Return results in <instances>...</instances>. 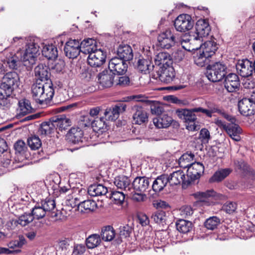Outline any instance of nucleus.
I'll use <instances>...</instances> for the list:
<instances>
[{
    "instance_id": "nucleus-1",
    "label": "nucleus",
    "mask_w": 255,
    "mask_h": 255,
    "mask_svg": "<svg viewBox=\"0 0 255 255\" xmlns=\"http://www.w3.org/2000/svg\"><path fill=\"white\" fill-rule=\"evenodd\" d=\"M25 49L24 51H18L20 61L27 68H31L35 64L39 50L42 46V43L39 38L30 36L25 39Z\"/></svg>"
},
{
    "instance_id": "nucleus-2",
    "label": "nucleus",
    "mask_w": 255,
    "mask_h": 255,
    "mask_svg": "<svg viewBox=\"0 0 255 255\" xmlns=\"http://www.w3.org/2000/svg\"><path fill=\"white\" fill-rule=\"evenodd\" d=\"M195 112L204 113L209 118H211L213 113V111L201 107L195 108L190 110L178 109L176 111L178 117L185 123L186 128L189 131H197L200 129L199 125L196 124L197 118L194 114Z\"/></svg>"
},
{
    "instance_id": "nucleus-3",
    "label": "nucleus",
    "mask_w": 255,
    "mask_h": 255,
    "mask_svg": "<svg viewBox=\"0 0 255 255\" xmlns=\"http://www.w3.org/2000/svg\"><path fill=\"white\" fill-rule=\"evenodd\" d=\"M31 94L33 99L37 103H47L52 100L54 95L52 81L42 82L36 81L31 86Z\"/></svg>"
},
{
    "instance_id": "nucleus-4",
    "label": "nucleus",
    "mask_w": 255,
    "mask_h": 255,
    "mask_svg": "<svg viewBox=\"0 0 255 255\" xmlns=\"http://www.w3.org/2000/svg\"><path fill=\"white\" fill-rule=\"evenodd\" d=\"M228 74L227 65L221 62H216L209 64L207 67L205 73L207 79L212 82L222 81Z\"/></svg>"
},
{
    "instance_id": "nucleus-5",
    "label": "nucleus",
    "mask_w": 255,
    "mask_h": 255,
    "mask_svg": "<svg viewBox=\"0 0 255 255\" xmlns=\"http://www.w3.org/2000/svg\"><path fill=\"white\" fill-rule=\"evenodd\" d=\"M194 25V21L191 16L187 14L178 15L174 20V26L179 32H184L190 30Z\"/></svg>"
},
{
    "instance_id": "nucleus-6",
    "label": "nucleus",
    "mask_w": 255,
    "mask_h": 255,
    "mask_svg": "<svg viewBox=\"0 0 255 255\" xmlns=\"http://www.w3.org/2000/svg\"><path fill=\"white\" fill-rule=\"evenodd\" d=\"M255 60L248 59L239 60L236 64L238 73L243 77H250L254 73Z\"/></svg>"
},
{
    "instance_id": "nucleus-7",
    "label": "nucleus",
    "mask_w": 255,
    "mask_h": 255,
    "mask_svg": "<svg viewBox=\"0 0 255 255\" xmlns=\"http://www.w3.org/2000/svg\"><path fill=\"white\" fill-rule=\"evenodd\" d=\"M159 80L165 84H170L175 79V71L171 65L161 66L156 69Z\"/></svg>"
},
{
    "instance_id": "nucleus-8",
    "label": "nucleus",
    "mask_w": 255,
    "mask_h": 255,
    "mask_svg": "<svg viewBox=\"0 0 255 255\" xmlns=\"http://www.w3.org/2000/svg\"><path fill=\"white\" fill-rule=\"evenodd\" d=\"M196 31L193 35L194 40H199L203 42L204 38H206L211 31V27L208 22L205 19L198 20L196 24Z\"/></svg>"
},
{
    "instance_id": "nucleus-9",
    "label": "nucleus",
    "mask_w": 255,
    "mask_h": 255,
    "mask_svg": "<svg viewBox=\"0 0 255 255\" xmlns=\"http://www.w3.org/2000/svg\"><path fill=\"white\" fill-rule=\"evenodd\" d=\"M159 45L162 48L169 49L174 46L177 41L174 33L170 29L160 33L157 38Z\"/></svg>"
},
{
    "instance_id": "nucleus-10",
    "label": "nucleus",
    "mask_w": 255,
    "mask_h": 255,
    "mask_svg": "<svg viewBox=\"0 0 255 255\" xmlns=\"http://www.w3.org/2000/svg\"><path fill=\"white\" fill-rule=\"evenodd\" d=\"M80 41L78 40L70 39L65 44L64 52L65 56L71 59L77 58L81 52Z\"/></svg>"
},
{
    "instance_id": "nucleus-11",
    "label": "nucleus",
    "mask_w": 255,
    "mask_h": 255,
    "mask_svg": "<svg viewBox=\"0 0 255 255\" xmlns=\"http://www.w3.org/2000/svg\"><path fill=\"white\" fill-rule=\"evenodd\" d=\"M132 123L141 125L148 122V116L145 110L141 106H134L131 109Z\"/></svg>"
},
{
    "instance_id": "nucleus-12",
    "label": "nucleus",
    "mask_w": 255,
    "mask_h": 255,
    "mask_svg": "<svg viewBox=\"0 0 255 255\" xmlns=\"http://www.w3.org/2000/svg\"><path fill=\"white\" fill-rule=\"evenodd\" d=\"M106 57L107 52L100 48L89 55L87 62L91 67H100L105 63Z\"/></svg>"
},
{
    "instance_id": "nucleus-13",
    "label": "nucleus",
    "mask_w": 255,
    "mask_h": 255,
    "mask_svg": "<svg viewBox=\"0 0 255 255\" xmlns=\"http://www.w3.org/2000/svg\"><path fill=\"white\" fill-rule=\"evenodd\" d=\"M108 67L112 72L115 71L118 75H123L127 71L128 65L127 61L115 57L110 60Z\"/></svg>"
},
{
    "instance_id": "nucleus-14",
    "label": "nucleus",
    "mask_w": 255,
    "mask_h": 255,
    "mask_svg": "<svg viewBox=\"0 0 255 255\" xmlns=\"http://www.w3.org/2000/svg\"><path fill=\"white\" fill-rule=\"evenodd\" d=\"M204 171V166L199 162H194L187 169V176L190 184L196 180H199Z\"/></svg>"
},
{
    "instance_id": "nucleus-15",
    "label": "nucleus",
    "mask_w": 255,
    "mask_h": 255,
    "mask_svg": "<svg viewBox=\"0 0 255 255\" xmlns=\"http://www.w3.org/2000/svg\"><path fill=\"white\" fill-rule=\"evenodd\" d=\"M13 90L11 88L0 83V104L6 108H9L13 104L14 98L12 96Z\"/></svg>"
},
{
    "instance_id": "nucleus-16",
    "label": "nucleus",
    "mask_w": 255,
    "mask_h": 255,
    "mask_svg": "<svg viewBox=\"0 0 255 255\" xmlns=\"http://www.w3.org/2000/svg\"><path fill=\"white\" fill-rule=\"evenodd\" d=\"M223 80L225 88L228 92L232 93L239 90L240 81L239 76L236 74H228Z\"/></svg>"
},
{
    "instance_id": "nucleus-17",
    "label": "nucleus",
    "mask_w": 255,
    "mask_h": 255,
    "mask_svg": "<svg viewBox=\"0 0 255 255\" xmlns=\"http://www.w3.org/2000/svg\"><path fill=\"white\" fill-rule=\"evenodd\" d=\"M116 74L110 70H105L98 75L100 85L103 88H110L115 84Z\"/></svg>"
},
{
    "instance_id": "nucleus-18",
    "label": "nucleus",
    "mask_w": 255,
    "mask_h": 255,
    "mask_svg": "<svg viewBox=\"0 0 255 255\" xmlns=\"http://www.w3.org/2000/svg\"><path fill=\"white\" fill-rule=\"evenodd\" d=\"M168 183L171 186L177 185L182 183V187L185 188L190 184V181L185 180V174L182 170H179L167 174Z\"/></svg>"
},
{
    "instance_id": "nucleus-19",
    "label": "nucleus",
    "mask_w": 255,
    "mask_h": 255,
    "mask_svg": "<svg viewBox=\"0 0 255 255\" xmlns=\"http://www.w3.org/2000/svg\"><path fill=\"white\" fill-rule=\"evenodd\" d=\"M240 113L245 116H250L255 114V103L249 98H243L238 102Z\"/></svg>"
},
{
    "instance_id": "nucleus-20",
    "label": "nucleus",
    "mask_w": 255,
    "mask_h": 255,
    "mask_svg": "<svg viewBox=\"0 0 255 255\" xmlns=\"http://www.w3.org/2000/svg\"><path fill=\"white\" fill-rule=\"evenodd\" d=\"M67 140L73 144L83 142L84 139V131L79 127H72L66 135Z\"/></svg>"
},
{
    "instance_id": "nucleus-21",
    "label": "nucleus",
    "mask_w": 255,
    "mask_h": 255,
    "mask_svg": "<svg viewBox=\"0 0 255 255\" xmlns=\"http://www.w3.org/2000/svg\"><path fill=\"white\" fill-rule=\"evenodd\" d=\"M35 77L37 78L36 81L38 82H48L51 81L50 77V69L45 64H39L34 68Z\"/></svg>"
},
{
    "instance_id": "nucleus-22",
    "label": "nucleus",
    "mask_w": 255,
    "mask_h": 255,
    "mask_svg": "<svg viewBox=\"0 0 255 255\" xmlns=\"http://www.w3.org/2000/svg\"><path fill=\"white\" fill-rule=\"evenodd\" d=\"M150 179L145 176H138L132 183L133 192H145L149 187Z\"/></svg>"
},
{
    "instance_id": "nucleus-23",
    "label": "nucleus",
    "mask_w": 255,
    "mask_h": 255,
    "mask_svg": "<svg viewBox=\"0 0 255 255\" xmlns=\"http://www.w3.org/2000/svg\"><path fill=\"white\" fill-rule=\"evenodd\" d=\"M154 245L155 248L158 249H161L163 252V248L169 243L168 239L170 235L168 232L166 230H162L157 232L155 235Z\"/></svg>"
},
{
    "instance_id": "nucleus-24",
    "label": "nucleus",
    "mask_w": 255,
    "mask_h": 255,
    "mask_svg": "<svg viewBox=\"0 0 255 255\" xmlns=\"http://www.w3.org/2000/svg\"><path fill=\"white\" fill-rule=\"evenodd\" d=\"M135 67L138 72L144 74L149 73L155 68L150 59L143 58L138 59Z\"/></svg>"
},
{
    "instance_id": "nucleus-25",
    "label": "nucleus",
    "mask_w": 255,
    "mask_h": 255,
    "mask_svg": "<svg viewBox=\"0 0 255 255\" xmlns=\"http://www.w3.org/2000/svg\"><path fill=\"white\" fill-rule=\"evenodd\" d=\"M193 196L200 202L208 203L210 199H218L221 196L213 189L208 190L205 192H197L192 194Z\"/></svg>"
},
{
    "instance_id": "nucleus-26",
    "label": "nucleus",
    "mask_w": 255,
    "mask_h": 255,
    "mask_svg": "<svg viewBox=\"0 0 255 255\" xmlns=\"http://www.w3.org/2000/svg\"><path fill=\"white\" fill-rule=\"evenodd\" d=\"M19 78L15 72H8L3 77L1 84L11 88L12 90L18 87Z\"/></svg>"
},
{
    "instance_id": "nucleus-27",
    "label": "nucleus",
    "mask_w": 255,
    "mask_h": 255,
    "mask_svg": "<svg viewBox=\"0 0 255 255\" xmlns=\"http://www.w3.org/2000/svg\"><path fill=\"white\" fill-rule=\"evenodd\" d=\"M81 52L85 54H90L98 49L96 46V41L93 38H87L80 42Z\"/></svg>"
},
{
    "instance_id": "nucleus-28",
    "label": "nucleus",
    "mask_w": 255,
    "mask_h": 255,
    "mask_svg": "<svg viewBox=\"0 0 255 255\" xmlns=\"http://www.w3.org/2000/svg\"><path fill=\"white\" fill-rule=\"evenodd\" d=\"M154 61L155 65V70L159 68L160 66L171 65L172 64L171 57L170 54L167 52H161L158 53L155 57Z\"/></svg>"
},
{
    "instance_id": "nucleus-29",
    "label": "nucleus",
    "mask_w": 255,
    "mask_h": 255,
    "mask_svg": "<svg viewBox=\"0 0 255 255\" xmlns=\"http://www.w3.org/2000/svg\"><path fill=\"white\" fill-rule=\"evenodd\" d=\"M169 182L167 174H162L158 176L153 181L152 185V190L155 192H159L163 190Z\"/></svg>"
},
{
    "instance_id": "nucleus-30",
    "label": "nucleus",
    "mask_w": 255,
    "mask_h": 255,
    "mask_svg": "<svg viewBox=\"0 0 255 255\" xmlns=\"http://www.w3.org/2000/svg\"><path fill=\"white\" fill-rule=\"evenodd\" d=\"M225 131L233 140L239 141L241 139L240 134L242 132V129L238 125L235 123L228 124Z\"/></svg>"
},
{
    "instance_id": "nucleus-31",
    "label": "nucleus",
    "mask_w": 255,
    "mask_h": 255,
    "mask_svg": "<svg viewBox=\"0 0 255 255\" xmlns=\"http://www.w3.org/2000/svg\"><path fill=\"white\" fill-rule=\"evenodd\" d=\"M172 121V118L165 113L153 119L155 126L159 128L168 127Z\"/></svg>"
},
{
    "instance_id": "nucleus-32",
    "label": "nucleus",
    "mask_w": 255,
    "mask_h": 255,
    "mask_svg": "<svg viewBox=\"0 0 255 255\" xmlns=\"http://www.w3.org/2000/svg\"><path fill=\"white\" fill-rule=\"evenodd\" d=\"M117 55L119 58L127 62L133 58L132 50L128 45H120L117 50Z\"/></svg>"
},
{
    "instance_id": "nucleus-33",
    "label": "nucleus",
    "mask_w": 255,
    "mask_h": 255,
    "mask_svg": "<svg viewBox=\"0 0 255 255\" xmlns=\"http://www.w3.org/2000/svg\"><path fill=\"white\" fill-rule=\"evenodd\" d=\"M217 49L216 42L212 40L206 41L200 44V50H202L203 54H206L207 57L210 58L215 54Z\"/></svg>"
},
{
    "instance_id": "nucleus-34",
    "label": "nucleus",
    "mask_w": 255,
    "mask_h": 255,
    "mask_svg": "<svg viewBox=\"0 0 255 255\" xmlns=\"http://www.w3.org/2000/svg\"><path fill=\"white\" fill-rule=\"evenodd\" d=\"M108 191V188L101 184L91 185L88 189V194L93 197L105 195Z\"/></svg>"
},
{
    "instance_id": "nucleus-35",
    "label": "nucleus",
    "mask_w": 255,
    "mask_h": 255,
    "mask_svg": "<svg viewBox=\"0 0 255 255\" xmlns=\"http://www.w3.org/2000/svg\"><path fill=\"white\" fill-rule=\"evenodd\" d=\"M176 226L177 231L183 234L191 233L193 228V225L191 222L183 219L178 220Z\"/></svg>"
},
{
    "instance_id": "nucleus-36",
    "label": "nucleus",
    "mask_w": 255,
    "mask_h": 255,
    "mask_svg": "<svg viewBox=\"0 0 255 255\" xmlns=\"http://www.w3.org/2000/svg\"><path fill=\"white\" fill-rule=\"evenodd\" d=\"M56 130L55 127L53 118H51L49 121L44 122L40 125L38 132L41 135H50Z\"/></svg>"
},
{
    "instance_id": "nucleus-37",
    "label": "nucleus",
    "mask_w": 255,
    "mask_h": 255,
    "mask_svg": "<svg viewBox=\"0 0 255 255\" xmlns=\"http://www.w3.org/2000/svg\"><path fill=\"white\" fill-rule=\"evenodd\" d=\"M114 184L116 187L121 190H124L125 191L130 190V180L126 176L120 175L115 178Z\"/></svg>"
},
{
    "instance_id": "nucleus-38",
    "label": "nucleus",
    "mask_w": 255,
    "mask_h": 255,
    "mask_svg": "<svg viewBox=\"0 0 255 255\" xmlns=\"http://www.w3.org/2000/svg\"><path fill=\"white\" fill-rule=\"evenodd\" d=\"M232 171V169L229 168L220 169L214 173L210 178L209 181L211 183L221 182L227 177Z\"/></svg>"
},
{
    "instance_id": "nucleus-39",
    "label": "nucleus",
    "mask_w": 255,
    "mask_h": 255,
    "mask_svg": "<svg viewBox=\"0 0 255 255\" xmlns=\"http://www.w3.org/2000/svg\"><path fill=\"white\" fill-rule=\"evenodd\" d=\"M42 54L48 59H55L58 56L57 47L53 44L45 45L43 46Z\"/></svg>"
},
{
    "instance_id": "nucleus-40",
    "label": "nucleus",
    "mask_w": 255,
    "mask_h": 255,
    "mask_svg": "<svg viewBox=\"0 0 255 255\" xmlns=\"http://www.w3.org/2000/svg\"><path fill=\"white\" fill-rule=\"evenodd\" d=\"M255 235V226L252 223H248L247 226H245L241 229L240 238L247 240L252 237Z\"/></svg>"
},
{
    "instance_id": "nucleus-41",
    "label": "nucleus",
    "mask_w": 255,
    "mask_h": 255,
    "mask_svg": "<svg viewBox=\"0 0 255 255\" xmlns=\"http://www.w3.org/2000/svg\"><path fill=\"white\" fill-rule=\"evenodd\" d=\"M194 157V154L191 152L184 153L178 160L179 166L183 168L188 169L193 163Z\"/></svg>"
},
{
    "instance_id": "nucleus-42",
    "label": "nucleus",
    "mask_w": 255,
    "mask_h": 255,
    "mask_svg": "<svg viewBox=\"0 0 255 255\" xmlns=\"http://www.w3.org/2000/svg\"><path fill=\"white\" fill-rule=\"evenodd\" d=\"M53 120L56 130L58 129L62 131L70 125V120L65 117H61L59 118L58 117H53Z\"/></svg>"
},
{
    "instance_id": "nucleus-43",
    "label": "nucleus",
    "mask_w": 255,
    "mask_h": 255,
    "mask_svg": "<svg viewBox=\"0 0 255 255\" xmlns=\"http://www.w3.org/2000/svg\"><path fill=\"white\" fill-rule=\"evenodd\" d=\"M18 114L21 116L30 113L32 111V108L29 100L25 99L20 100L18 102Z\"/></svg>"
},
{
    "instance_id": "nucleus-44",
    "label": "nucleus",
    "mask_w": 255,
    "mask_h": 255,
    "mask_svg": "<svg viewBox=\"0 0 255 255\" xmlns=\"http://www.w3.org/2000/svg\"><path fill=\"white\" fill-rule=\"evenodd\" d=\"M92 127L93 130L97 132L103 133L107 129V125L103 117H97L93 121Z\"/></svg>"
},
{
    "instance_id": "nucleus-45",
    "label": "nucleus",
    "mask_w": 255,
    "mask_h": 255,
    "mask_svg": "<svg viewBox=\"0 0 255 255\" xmlns=\"http://www.w3.org/2000/svg\"><path fill=\"white\" fill-rule=\"evenodd\" d=\"M210 57H207L205 54L200 50L199 52L194 56V61L195 64L200 67H203L208 64L210 62Z\"/></svg>"
},
{
    "instance_id": "nucleus-46",
    "label": "nucleus",
    "mask_w": 255,
    "mask_h": 255,
    "mask_svg": "<svg viewBox=\"0 0 255 255\" xmlns=\"http://www.w3.org/2000/svg\"><path fill=\"white\" fill-rule=\"evenodd\" d=\"M97 207V203L93 200H85L81 202L80 210L81 212L89 213L95 210Z\"/></svg>"
},
{
    "instance_id": "nucleus-47",
    "label": "nucleus",
    "mask_w": 255,
    "mask_h": 255,
    "mask_svg": "<svg viewBox=\"0 0 255 255\" xmlns=\"http://www.w3.org/2000/svg\"><path fill=\"white\" fill-rule=\"evenodd\" d=\"M109 197L114 204L121 205L125 201V194L122 191L112 190L109 194Z\"/></svg>"
},
{
    "instance_id": "nucleus-48",
    "label": "nucleus",
    "mask_w": 255,
    "mask_h": 255,
    "mask_svg": "<svg viewBox=\"0 0 255 255\" xmlns=\"http://www.w3.org/2000/svg\"><path fill=\"white\" fill-rule=\"evenodd\" d=\"M33 220L34 217L30 213L25 212L19 216L18 219L14 221V224L24 227L31 223Z\"/></svg>"
},
{
    "instance_id": "nucleus-49",
    "label": "nucleus",
    "mask_w": 255,
    "mask_h": 255,
    "mask_svg": "<svg viewBox=\"0 0 255 255\" xmlns=\"http://www.w3.org/2000/svg\"><path fill=\"white\" fill-rule=\"evenodd\" d=\"M30 213L34 217V219L39 220L44 218L47 214L45 209L42 207L40 203H37L31 210Z\"/></svg>"
},
{
    "instance_id": "nucleus-50",
    "label": "nucleus",
    "mask_w": 255,
    "mask_h": 255,
    "mask_svg": "<svg viewBox=\"0 0 255 255\" xmlns=\"http://www.w3.org/2000/svg\"><path fill=\"white\" fill-rule=\"evenodd\" d=\"M101 238L105 241H111L115 236V230L113 227L107 226L102 229Z\"/></svg>"
},
{
    "instance_id": "nucleus-51",
    "label": "nucleus",
    "mask_w": 255,
    "mask_h": 255,
    "mask_svg": "<svg viewBox=\"0 0 255 255\" xmlns=\"http://www.w3.org/2000/svg\"><path fill=\"white\" fill-rule=\"evenodd\" d=\"M151 219L157 224L163 225L166 220L165 212L163 210L156 211L152 214Z\"/></svg>"
},
{
    "instance_id": "nucleus-52",
    "label": "nucleus",
    "mask_w": 255,
    "mask_h": 255,
    "mask_svg": "<svg viewBox=\"0 0 255 255\" xmlns=\"http://www.w3.org/2000/svg\"><path fill=\"white\" fill-rule=\"evenodd\" d=\"M148 233L144 236L143 239L141 241V245L145 249H149L152 247L155 248L154 245V235L153 233H149V235H147Z\"/></svg>"
},
{
    "instance_id": "nucleus-53",
    "label": "nucleus",
    "mask_w": 255,
    "mask_h": 255,
    "mask_svg": "<svg viewBox=\"0 0 255 255\" xmlns=\"http://www.w3.org/2000/svg\"><path fill=\"white\" fill-rule=\"evenodd\" d=\"M40 203L42 207L45 209V210L48 215L50 214L55 209V202L53 199L51 198H46L44 200L41 201Z\"/></svg>"
},
{
    "instance_id": "nucleus-54",
    "label": "nucleus",
    "mask_w": 255,
    "mask_h": 255,
    "mask_svg": "<svg viewBox=\"0 0 255 255\" xmlns=\"http://www.w3.org/2000/svg\"><path fill=\"white\" fill-rule=\"evenodd\" d=\"M101 242L99 235L93 234L90 235L86 241V246L89 249H93L98 246Z\"/></svg>"
},
{
    "instance_id": "nucleus-55",
    "label": "nucleus",
    "mask_w": 255,
    "mask_h": 255,
    "mask_svg": "<svg viewBox=\"0 0 255 255\" xmlns=\"http://www.w3.org/2000/svg\"><path fill=\"white\" fill-rule=\"evenodd\" d=\"M6 62L8 66L11 69H14L17 66L18 61H20L19 55H18V51L16 53H10L6 56Z\"/></svg>"
},
{
    "instance_id": "nucleus-56",
    "label": "nucleus",
    "mask_w": 255,
    "mask_h": 255,
    "mask_svg": "<svg viewBox=\"0 0 255 255\" xmlns=\"http://www.w3.org/2000/svg\"><path fill=\"white\" fill-rule=\"evenodd\" d=\"M234 165L235 169L237 171H240L242 172H246L249 171V166L243 159H235L234 160Z\"/></svg>"
},
{
    "instance_id": "nucleus-57",
    "label": "nucleus",
    "mask_w": 255,
    "mask_h": 255,
    "mask_svg": "<svg viewBox=\"0 0 255 255\" xmlns=\"http://www.w3.org/2000/svg\"><path fill=\"white\" fill-rule=\"evenodd\" d=\"M60 177L56 176L54 177L52 180L45 183V185L47 186L48 190H52L53 193L57 191L60 188Z\"/></svg>"
},
{
    "instance_id": "nucleus-58",
    "label": "nucleus",
    "mask_w": 255,
    "mask_h": 255,
    "mask_svg": "<svg viewBox=\"0 0 255 255\" xmlns=\"http://www.w3.org/2000/svg\"><path fill=\"white\" fill-rule=\"evenodd\" d=\"M220 223V219L216 216H213L206 220L204 226L207 229L213 230L217 227Z\"/></svg>"
},
{
    "instance_id": "nucleus-59",
    "label": "nucleus",
    "mask_w": 255,
    "mask_h": 255,
    "mask_svg": "<svg viewBox=\"0 0 255 255\" xmlns=\"http://www.w3.org/2000/svg\"><path fill=\"white\" fill-rule=\"evenodd\" d=\"M27 143L32 150L38 149L42 145L40 139L36 135L31 136L28 138L27 139Z\"/></svg>"
},
{
    "instance_id": "nucleus-60",
    "label": "nucleus",
    "mask_w": 255,
    "mask_h": 255,
    "mask_svg": "<svg viewBox=\"0 0 255 255\" xmlns=\"http://www.w3.org/2000/svg\"><path fill=\"white\" fill-rule=\"evenodd\" d=\"M130 82V79L127 76H117L115 84L116 86L123 88L129 86Z\"/></svg>"
},
{
    "instance_id": "nucleus-61",
    "label": "nucleus",
    "mask_w": 255,
    "mask_h": 255,
    "mask_svg": "<svg viewBox=\"0 0 255 255\" xmlns=\"http://www.w3.org/2000/svg\"><path fill=\"white\" fill-rule=\"evenodd\" d=\"M120 110L121 108L119 106H116L114 107H113L112 110H110V111H106L105 112V115L106 116H107V115H109L108 116L109 120L115 121L119 117Z\"/></svg>"
},
{
    "instance_id": "nucleus-62",
    "label": "nucleus",
    "mask_w": 255,
    "mask_h": 255,
    "mask_svg": "<svg viewBox=\"0 0 255 255\" xmlns=\"http://www.w3.org/2000/svg\"><path fill=\"white\" fill-rule=\"evenodd\" d=\"M237 204L234 202H226L222 206V210L226 213L231 214L233 213L237 209Z\"/></svg>"
},
{
    "instance_id": "nucleus-63",
    "label": "nucleus",
    "mask_w": 255,
    "mask_h": 255,
    "mask_svg": "<svg viewBox=\"0 0 255 255\" xmlns=\"http://www.w3.org/2000/svg\"><path fill=\"white\" fill-rule=\"evenodd\" d=\"M14 147L15 153L20 154H24L27 149L25 142L22 140L17 141L14 145Z\"/></svg>"
},
{
    "instance_id": "nucleus-64",
    "label": "nucleus",
    "mask_w": 255,
    "mask_h": 255,
    "mask_svg": "<svg viewBox=\"0 0 255 255\" xmlns=\"http://www.w3.org/2000/svg\"><path fill=\"white\" fill-rule=\"evenodd\" d=\"M119 235L121 238H126L129 236L132 229L128 225L121 226L119 228Z\"/></svg>"
}]
</instances>
